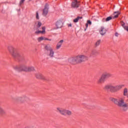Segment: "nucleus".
<instances>
[{
    "instance_id": "nucleus-35",
    "label": "nucleus",
    "mask_w": 128,
    "mask_h": 128,
    "mask_svg": "<svg viewBox=\"0 0 128 128\" xmlns=\"http://www.w3.org/2000/svg\"><path fill=\"white\" fill-rule=\"evenodd\" d=\"M72 27V24H68V28Z\"/></svg>"
},
{
    "instance_id": "nucleus-16",
    "label": "nucleus",
    "mask_w": 128,
    "mask_h": 128,
    "mask_svg": "<svg viewBox=\"0 0 128 128\" xmlns=\"http://www.w3.org/2000/svg\"><path fill=\"white\" fill-rule=\"evenodd\" d=\"M42 30H37L36 32H35V34H44V32H46V27L43 26L42 27Z\"/></svg>"
},
{
    "instance_id": "nucleus-8",
    "label": "nucleus",
    "mask_w": 128,
    "mask_h": 128,
    "mask_svg": "<svg viewBox=\"0 0 128 128\" xmlns=\"http://www.w3.org/2000/svg\"><path fill=\"white\" fill-rule=\"evenodd\" d=\"M46 50H48V52H50L48 56L50 58H53L54 54V50L50 46H46L45 47Z\"/></svg>"
},
{
    "instance_id": "nucleus-31",
    "label": "nucleus",
    "mask_w": 128,
    "mask_h": 128,
    "mask_svg": "<svg viewBox=\"0 0 128 128\" xmlns=\"http://www.w3.org/2000/svg\"><path fill=\"white\" fill-rule=\"evenodd\" d=\"M124 30H127V32H128V26H124Z\"/></svg>"
},
{
    "instance_id": "nucleus-19",
    "label": "nucleus",
    "mask_w": 128,
    "mask_h": 128,
    "mask_svg": "<svg viewBox=\"0 0 128 128\" xmlns=\"http://www.w3.org/2000/svg\"><path fill=\"white\" fill-rule=\"evenodd\" d=\"M4 114H6V110L0 106V116H4Z\"/></svg>"
},
{
    "instance_id": "nucleus-14",
    "label": "nucleus",
    "mask_w": 128,
    "mask_h": 128,
    "mask_svg": "<svg viewBox=\"0 0 128 128\" xmlns=\"http://www.w3.org/2000/svg\"><path fill=\"white\" fill-rule=\"evenodd\" d=\"M100 32L102 36H104V34H106V29L102 27L100 29Z\"/></svg>"
},
{
    "instance_id": "nucleus-18",
    "label": "nucleus",
    "mask_w": 128,
    "mask_h": 128,
    "mask_svg": "<svg viewBox=\"0 0 128 128\" xmlns=\"http://www.w3.org/2000/svg\"><path fill=\"white\" fill-rule=\"evenodd\" d=\"M128 88H124V92H123V96H126L128 98Z\"/></svg>"
},
{
    "instance_id": "nucleus-7",
    "label": "nucleus",
    "mask_w": 128,
    "mask_h": 128,
    "mask_svg": "<svg viewBox=\"0 0 128 128\" xmlns=\"http://www.w3.org/2000/svg\"><path fill=\"white\" fill-rule=\"evenodd\" d=\"M12 102H24V100H26V96H22L16 98H12Z\"/></svg>"
},
{
    "instance_id": "nucleus-10",
    "label": "nucleus",
    "mask_w": 128,
    "mask_h": 128,
    "mask_svg": "<svg viewBox=\"0 0 128 128\" xmlns=\"http://www.w3.org/2000/svg\"><path fill=\"white\" fill-rule=\"evenodd\" d=\"M80 6V2H78L77 0H74L72 3V7L74 8H78Z\"/></svg>"
},
{
    "instance_id": "nucleus-21",
    "label": "nucleus",
    "mask_w": 128,
    "mask_h": 128,
    "mask_svg": "<svg viewBox=\"0 0 128 128\" xmlns=\"http://www.w3.org/2000/svg\"><path fill=\"white\" fill-rule=\"evenodd\" d=\"M117 14L116 15H114L113 17V18H118V16L120 14V12H114V14Z\"/></svg>"
},
{
    "instance_id": "nucleus-37",
    "label": "nucleus",
    "mask_w": 128,
    "mask_h": 128,
    "mask_svg": "<svg viewBox=\"0 0 128 128\" xmlns=\"http://www.w3.org/2000/svg\"><path fill=\"white\" fill-rule=\"evenodd\" d=\"M86 28H88V23L86 24Z\"/></svg>"
},
{
    "instance_id": "nucleus-23",
    "label": "nucleus",
    "mask_w": 128,
    "mask_h": 128,
    "mask_svg": "<svg viewBox=\"0 0 128 128\" xmlns=\"http://www.w3.org/2000/svg\"><path fill=\"white\" fill-rule=\"evenodd\" d=\"M82 18V17L78 16L74 20L73 22H78V20Z\"/></svg>"
},
{
    "instance_id": "nucleus-29",
    "label": "nucleus",
    "mask_w": 128,
    "mask_h": 128,
    "mask_svg": "<svg viewBox=\"0 0 128 128\" xmlns=\"http://www.w3.org/2000/svg\"><path fill=\"white\" fill-rule=\"evenodd\" d=\"M24 0H21L20 2V6H22L24 2Z\"/></svg>"
},
{
    "instance_id": "nucleus-1",
    "label": "nucleus",
    "mask_w": 128,
    "mask_h": 128,
    "mask_svg": "<svg viewBox=\"0 0 128 128\" xmlns=\"http://www.w3.org/2000/svg\"><path fill=\"white\" fill-rule=\"evenodd\" d=\"M110 102H114V104L117 106L119 108H122V112H126L128 110V104L124 101V98H110Z\"/></svg>"
},
{
    "instance_id": "nucleus-28",
    "label": "nucleus",
    "mask_w": 128,
    "mask_h": 128,
    "mask_svg": "<svg viewBox=\"0 0 128 128\" xmlns=\"http://www.w3.org/2000/svg\"><path fill=\"white\" fill-rule=\"evenodd\" d=\"M36 20H40V16H38V12H36Z\"/></svg>"
},
{
    "instance_id": "nucleus-9",
    "label": "nucleus",
    "mask_w": 128,
    "mask_h": 128,
    "mask_svg": "<svg viewBox=\"0 0 128 128\" xmlns=\"http://www.w3.org/2000/svg\"><path fill=\"white\" fill-rule=\"evenodd\" d=\"M48 14V4H45L44 9L43 10L42 15L46 16Z\"/></svg>"
},
{
    "instance_id": "nucleus-4",
    "label": "nucleus",
    "mask_w": 128,
    "mask_h": 128,
    "mask_svg": "<svg viewBox=\"0 0 128 128\" xmlns=\"http://www.w3.org/2000/svg\"><path fill=\"white\" fill-rule=\"evenodd\" d=\"M56 112H59L60 114L64 116H70L72 114V111L60 107L56 108Z\"/></svg>"
},
{
    "instance_id": "nucleus-15",
    "label": "nucleus",
    "mask_w": 128,
    "mask_h": 128,
    "mask_svg": "<svg viewBox=\"0 0 128 128\" xmlns=\"http://www.w3.org/2000/svg\"><path fill=\"white\" fill-rule=\"evenodd\" d=\"M62 42H64V40H60L56 44V50H59L62 48Z\"/></svg>"
},
{
    "instance_id": "nucleus-27",
    "label": "nucleus",
    "mask_w": 128,
    "mask_h": 128,
    "mask_svg": "<svg viewBox=\"0 0 128 128\" xmlns=\"http://www.w3.org/2000/svg\"><path fill=\"white\" fill-rule=\"evenodd\" d=\"M112 20V16H108L107 18H106V22H109V20Z\"/></svg>"
},
{
    "instance_id": "nucleus-6",
    "label": "nucleus",
    "mask_w": 128,
    "mask_h": 128,
    "mask_svg": "<svg viewBox=\"0 0 128 128\" xmlns=\"http://www.w3.org/2000/svg\"><path fill=\"white\" fill-rule=\"evenodd\" d=\"M18 72H34V68L32 66V67H26L23 66L20 69H18Z\"/></svg>"
},
{
    "instance_id": "nucleus-38",
    "label": "nucleus",
    "mask_w": 128,
    "mask_h": 128,
    "mask_svg": "<svg viewBox=\"0 0 128 128\" xmlns=\"http://www.w3.org/2000/svg\"><path fill=\"white\" fill-rule=\"evenodd\" d=\"M24 128H30V126H26V127Z\"/></svg>"
},
{
    "instance_id": "nucleus-25",
    "label": "nucleus",
    "mask_w": 128,
    "mask_h": 128,
    "mask_svg": "<svg viewBox=\"0 0 128 128\" xmlns=\"http://www.w3.org/2000/svg\"><path fill=\"white\" fill-rule=\"evenodd\" d=\"M96 54V50H92L90 54V56H94Z\"/></svg>"
},
{
    "instance_id": "nucleus-26",
    "label": "nucleus",
    "mask_w": 128,
    "mask_h": 128,
    "mask_svg": "<svg viewBox=\"0 0 128 128\" xmlns=\"http://www.w3.org/2000/svg\"><path fill=\"white\" fill-rule=\"evenodd\" d=\"M100 42H101V40H98L96 42V44H95V46H100Z\"/></svg>"
},
{
    "instance_id": "nucleus-24",
    "label": "nucleus",
    "mask_w": 128,
    "mask_h": 128,
    "mask_svg": "<svg viewBox=\"0 0 128 128\" xmlns=\"http://www.w3.org/2000/svg\"><path fill=\"white\" fill-rule=\"evenodd\" d=\"M48 40V38L44 37H40L38 38V42H42V40Z\"/></svg>"
},
{
    "instance_id": "nucleus-34",
    "label": "nucleus",
    "mask_w": 128,
    "mask_h": 128,
    "mask_svg": "<svg viewBox=\"0 0 128 128\" xmlns=\"http://www.w3.org/2000/svg\"><path fill=\"white\" fill-rule=\"evenodd\" d=\"M115 36H118V32H116V33H115Z\"/></svg>"
},
{
    "instance_id": "nucleus-33",
    "label": "nucleus",
    "mask_w": 128,
    "mask_h": 128,
    "mask_svg": "<svg viewBox=\"0 0 128 128\" xmlns=\"http://www.w3.org/2000/svg\"><path fill=\"white\" fill-rule=\"evenodd\" d=\"M87 24H92V22L90 20H88L87 21Z\"/></svg>"
},
{
    "instance_id": "nucleus-22",
    "label": "nucleus",
    "mask_w": 128,
    "mask_h": 128,
    "mask_svg": "<svg viewBox=\"0 0 128 128\" xmlns=\"http://www.w3.org/2000/svg\"><path fill=\"white\" fill-rule=\"evenodd\" d=\"M42 22H38V24H36V30H38L42 26Z\"/></svg>"
},
{
    "instance_id": "nucleus-32",
    "label": "nucleus",
    "mask_w": 128,
    "mask_h": 128,
    "mask_svg": "<svg viewBox=\"0 0 128 128\" xmlns=\"http://www.w3.org/2000/svg\"><path fill=\"white\" fill-rule=\"evenodd\" d=\"M106 22V18H103L102 19V22Z\"/></svg>"
},
{
    "instance_id": "nucleus-12",
    "label": "nucleus",
    "mask_w": 128,
    "mask_h": 128,
    "mask_svg": "<svg viewBox=\"0 0 128 128\" xmlns=\"http://www.w3.org/2000/svg\"><path fill=\"white\" fill-rule=\"evenodd\" d=\"M62 24H64V23L62 20H58L56 22V26L57 28H60L62 26Z\"/></svg>"
},
{
    "instance_id": "nucleus-39",
    "label": "nucleus",
    "mask_w": 128,
    "mask_h": 128,
    "mask_svg": "<svg viewBox=\"0 0 128 128\" xmlns=\"http://www.w3.org/2000/svg\"><path fill=\"white\" fill-rule=\"evenodd\" d=\"M14 70H16V68H14Z\"/></svg>"
},
{
    "instance_id": "nucleus-20",
    "label": "nucleus",
    "mask_w": 128,
    "mask_h": 128,
    "mask_svg": "<svg viewBox=\"0 0 128 128\" xmlns=\"http://www.w3.org/2000/svg\"><path fill=\"white\" fill-rule=\"evenodd\" d=\"M102 76H104V78H110V76H112V74L110 73H106L105 74H102Z\"/></svg>"
},
{
    "instance_id": "nucleus-17",
    "label": "nucleus",
    "mask_w": 128,
    "mask_h": 128,
    "mask_svg": "<svg viewBox=\"0 0 128 128\" xmlns=\"http://www.w3.org/2000/svg\"><path fill=\"white\" fill-rule=\"evenodd\" d=\"M36 78H38L39 80H46V78L42 76V74H36Z\"/></svg>"
},
{
    "instance_id": "nucleus-30",
    "label": "nucleus",
    "mask_w": 128,
    "mask_h": 128,
    "mask_svg": "<svg viewBox=\"0 0 128 128\" xmlns=\"http://www.w3.org/2000/svg\"><path fill=\"white\" fill-rule=\"evenodd\" d=\"M120 24H121V26H122L123 28H124V24H125L124 22H123V21L120 22Z\"/></svg>"
},
{
    "instance_id": "nucleus-11",
    "label": "nucleus",
    "mask_w": 128,
    "mask_h": 128,
    "mask_svg": "<svg viewBox=\"0 0 128 128\" xmlns=\"http://www.w3.org/2000/svg\"><path fill=\"white\" fill-rule=\"evenodd\" d=\"M68 62L71 64H76V57L71 58L68 60Z\"/></svg>"
},
{
    "instance_id": "nucleus-13",
    "label": "nucleus",
    "mask_w": 128,
    "mask_h": 128,
    "mask_svg": "<svg viewBox=\"0 0 128 128\" xmlns=\"http://www.w3.org/2000/svg\"><path fill=\"white\" fill-rule=\"evenodd\" d=\"M106 78L102 75L100 80H98V84H104V82Z\"/></svg>"
},
{
    "instance_id": "nucleus-5",
    "label": "nucleus",
    "mask_w": 128,
    "mask_h": 128,
    "mask_svg": "<svg viewBox=\"0 0 128 128\" xmlns=\"http://www.w3.org/2000/svg\"><path fill=\"white\" fill-rule=\"evenodd\" d=\"M76 59V62L77 64H80L82 62H86L88 60V57L85 56L84 55H79L75 57Z\"/></svg>"
},
{
    "instance_id": "nucleus-2",
    "label": "nucleus",
    "mask_w": 128,
    "mask_h": 128,
    "mask_svg": "<svg viewBox=\"0 0 128 128\" xmlns=\"http://www.w3.org/2000/svg\"><path fill=\"white\" fill-rule=\"evenodd\" d=\"M8 50L14 58L17 60H24V56L22 53L16 52V49L12 46H8Z\"/></svg>"
},
{
    "instance_id": "nucleus-36",
    "label": "nucleus",
    "mask_w": 128,
    "mask_h": 128,
    "mask_svg": "<svg viewBox=\"0 0 128 128\" xmlns=\"http://www.w3.org/2000/svg\"><path fill=\"white\" fill-rule=\"evenodd\" d=\"M49 40L50 42L52 41V39H48L47 38V40Z\"/></svg>"
},
{
    "instance_id": "nucleus-3",
    "label": "nucleus",
    "mask_w": 128,
    "mask_h": 128,
    "mask_svg": "<svg viewBox=\"0 0 128 128\" xmlns=\"http://www.w3.org/2000/svg\"><path fill=\"white\" fill-rule=\"evenodd\" d=\"M124 86V85H117V86H113V85H106L104 87V90H110V92L112 94H115V92H118L119 90H120Z\"/></svg>"
}]
</instances>
